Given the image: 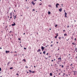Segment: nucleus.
<instances>
[{
    "label": "nucleus",
    "instance_id": "32",
    "mask_svg": "<svg viewBox=\"0 0 77 77\" xmlns=\"http://www.w3.org/2000/svg\"><path fill=\"white\" fill-rule=\"evenodd\" d=\"M71 39H74V38H73V36L71 37Z\"/></svg>",
    "mask_w": 77,
    "mask_h": 77
},
{
    "label": "nucleus",
    "instance_id": "48",
    "mask_svg": "<svg viewBox=\"0 0 77 77\" xmlns=\"http://www.w3.org/2000/svg\"><path fill=\"white\" fill-rule=\"evenodd\" d=\"M48 53H47L46 54V55H48Z\"/></svg>",
    "mask_w": 77,
    "mask_h": 77
},
{
    "label": "nucleus",
    "instance_id": "40",
    "mask_svg": "<svg viewBox=\"0 0 77 77\" xmlns=\"http://www.w3.org/2000/svg\"><path fill=\"white\" fill-rule=\"evenodd\" d=\"M42 4H39V5H42Z\"/></svg>",
    "mask_w": 77,
    "mask_h": 77
},
{
    "label": "nucleus",
    "instance_id": "59",
    "mask_svg": "<svg viewBox=\"0 0 77 77\" xmlns=\"http://www.w3.org/2000/svg\"><path fill=\"white\" fill-rule=\"evenodd\" d=\"M2 48H0V49H2Z\"/></svg>",
    "mask_w": 77,
    "mask_h": 77
},
{
    "label": "nucleus",
    "instance_id": "36",
    "mask_svg": "<svg viewBox=\"0 0 77 77\" xmlns=\"http://www.w3.org/2000/svg\"><path fill=\"white\" fill-rule=\"evenodd\" d=\"M51 47H53V45H51Z\"/></svg>",
    "mask_w": 77,
    "mask_h": 77
},
{
    "label": "nucleus",
    "instance_id": "41",
    "mask_svg": "<svg viewBox=\"0 0 77 77\" xmlns=\"http://www.w3.org/2000/svg\"><path fill=\"white\" fill-rule=\"evenodd\" d=\"M62 68H63V66L62 65Z\"/></svg>",
    "mask_w": 77,
    "mask_h": 77
},
{
    "label": "nucleus",
    "instance_id": "27",
    "mask_svg": "<svg viewBox=\"0 0 77 77\" xmlns=\"http://www.w3.org/2000/svg\"><path fill=\"white\" fill-rule=\"evenodd\" d=\"M32 73H34V72H35V71H33H33H32Z\"/></svg>",
    "mask_w": 77,
    "mask_h": 77
},
{
    "label": "nucleus",
    "instance_id": "45",
    "mask_svg": "<svg viewBox=\"0 0 77 77\" xmlns=\"http://www.w3.org/2000/svg\"><path fill=\"white\" fill-rule=\"evenodd\" d=\"M72 64L70 65V66H72Z\"/></svg>",
    "mask_w": 77,
    "mask_h": 77
},
{
    "label": "nucleus",
    "instance_id": "21",
    "mask_svg": "<svg viewBox=\"0 0 77 77\" xmlns=\"http://www.w3.org/2000/svg\"><path fill=\"white\" fill-rule=\"evenodd\" d=\"M10 69H13V67H11L10 68Z\"/></svg>",
    "mask_w": 77,
    "mask_h": 77
},
{
    "label": "nucleus",
    "instance_id": "62",
    "mask_svg": "<svg viewBox=\"0 0 77 77\" xmlns=\"http://www.w3.org/2000/svg\"><path fill=\"white\" fill-rule=\"evenodd\" d=\"M27 73H29V72H27Z\"/></svg>",
    "mask_w": 77,
    "mask_h": 77
},
{
    "label": "nucleus",
    "instance_id": "51",
    "mask_svg": "<svg viewBox=\"0 0 77 77\" xmlns=\"http://www.w3.org/2000/svg\"><path fill=\"white\" fill-rule=\"evenodd\" d=\"M40 54H42V53H41V52H40Z\"/></svg>",
    "mask_w": 77,
    "mask_h": 77
},
{
    "label": "nucleus",
    "instance_id": "25",
    "mask_svg": "<svg viewBox=\"0 0 77 77\" xmlns=\"http://www.w3.org/2000/svg\"><path fill=\"white\" fill-rule=\"evenodd\" d=\"M56 36H57H57H58V33L57 34V35Z\"/></svg>",
    "mask_w": 77,
    "mask_h": 77
},
{
    "label": "nucleus",
    "instance_id": "11",
    "mask_svg": "<svg viewBox=\"0 0 77 77\" xmlns=\"http://www.w3.org/2000/svg\"><path fill=\"white\" fill-rule=\"evenodd\" d=\"M72 44H73V45H75L76 44V43H72Z\"/></svg>",
    "mask_w": 77,
    "mask_h": 77
},
{
    "label": "nucleus",
    "instance_id": "10",
    "mask_svg": "<svg viewBox=\"0 0 77 77\" xmlns=\"http://www.w3.org/2000/svg\"><path fill=\"white\" fill-rule=\"evenodd\" d=\"M10 64V62H9L7 63L8 66H9V65Z\"/></svg>",
    "mask_w": 77,
    "mask_h": 77
},
{
    "label": "nucleus",
    "instance_id": "13",
    "mask_svg": "<svg viewBox=\"0 0 77 77\" xmlns=\"http://www.w3.org/2000/svg\"><path fill=\"white\" fill-rule=\"evenodd\" d=\"M32 4H33V5H35V3H34V2H32Z\"/></svg>",
    "mask_w": 77,
    "mask_h": 77
},
{
    "label": "nucleus",
    "instance_id": "18",
    "mask_svg": "<svg viewBox=\"0 0 77 77\" xmlns=\"http://www.w3.org/2000/svg\"><path fill=\"white\" fill-rule=\"evenodd\" d=\"M48 14H51V12L50 11L48 12Z\"/></svg>",
    "mask_w": 77,
    "mask_h": 77
},
{
    "label": "nucleus",
    "instance_id": "31",
    "mask_svg": "<svg viewBox=\"0 0 77 77\" xmlns=\"http://www.w3.org/2000/svg\"><path fill=\"white\" fill-rule=\"evenodd\" d=\"M2 71V69H1V68L0 67V71Z\"/></svg>",
    "mask_w": 77,
    "mask_h": 77
},
{
    "label": "nucleus",
    "instance_id": "29",
    "mask_svg": "<svg viewBox=\"0 0 77 77\" xmlns=\"http://www.w3.org/2000/svg\"><path fill=\"white\" fill-rule=\"evenodd\" d=\"M18 39L20 41H21V39H20V38H18Z\"/></svg>",
    "mask_w": 77,
    "mask_h": 77
},
{
    "label": "nucleus",
    "instance_id": "43",
    "mask_svg": "<svg viewBox=\"0 0 77 77\" xmlns=\"http://www.w3.org/2000/svg\"><path fill=\"white\" fill-rule=\"evenodd\" d=\"M64 12L65 13H66V12H65V10H64Z\"/></svg>",
    "mask_w": 77,
    "mask_h": 77
},
{
    "label": "nucleus",
    "instance_id": "60",
    "mask_svg": "<svg viewBox=\"0 0 77 77\" xmlns=\"http://www.w3.org/2000/svg\"><path fill=\"white\" fill-rule=\"evenodd\" d=\"M56 77V76H55V75H54V77Z\"/></svg>",
    "mask_w": 77,
    "mask_h": 77
},
{
    "label": "nucleus",
    "instance_id": "39",
    "mask_svg": "<svg viewBox=\"0 0 77 77\" xmlns=\"http://www.w3.org/2000/svg\"><path fill=\"white\" fill-rule=\"evenodd\" d=\"M25 67V68H28V67L27 66H26Z\"/></svg>",
    "mask_w": 77,
    "mask_h": 77
},
{
    "label": "nucleus",
    "instance_id": "44",
    "mask_svg": "<svg viewBox=\"0 0 77 77\" xmlns=\"http://www.w3.org/2000/svg\"><path fill=\"white\" fill-rule=\"evenodd\" d=\"M16 75H17L18 76V73H17Z\"/></svg>",
    "mask_w": 77,
    "mask_h": 77
},
{
    "label": "nucleus",
    "instance_id": "35",
    "mask_svg": "<svg viewBox=\"0 0 77 77\" xmlns=\"http://www.w3.org/2000/svg\"><path fill=\"white\" fill-rule=\"evenodd\" d=\"M24 50H26V48H24Z\"/></svg>",
    "mask_w": 77,
    "mask_h": 77
},
{
    "label": "nucleus",
    "instance_id": "26",
    "mask_svg": "<svg viewBox=\"0 0 77 77\" xmlns=\"http://www.w3.org/2000/svg\"><path fill=\"white\" fill-rule=\"evenodd\" d=\"M57 25H56L55 26V27H57Z\"/></svg>",
    "mask_w": 77,
    "mask_h": 77
},
{
    "label": "nucleus",
    "instance_id": "20",
    "mask_svg": "<svg viewBox=\"0 0 77 77\" xmlns=\"http://www.w3.org/2000/svg\"><path fill=\"white\" fill-rule=\"evenodd\" d=\"M43 54H45V51H44V52H43Z\"/></svg>",
    "mask_w": 77,
    "mask_h": 77
},
{
    "label": "nucleus",
    "instance_id": "12",
    "mask_svg": "<svg viewBox=\"0 0 77 77\" xmlns=\"http://www.w3.org/2000/svg\"><path fill=\"white\" fill-rule=\"evenodd\" d=\"M16 18H17V15H16L14 17V20H15V19H16Z\"/></svg>",
    "mask_w": 77,
    "mask_h": 77
},
{
    "label": "nucleus",
    "instance_id": "6",
    "mask_svg": "<svg viewBox=\"0 0 77 77\" xmlns=\"http://www.w3.org/2000/svg\"><path fill=\"white\" fill-rule=\"evenodd\" d=\"M61 57H60V58H58V60H61V58H60Z\"/></svg>",
    "mask_w": 77,
    "mask_h": 77
},
{
    "label": "nucleus",
    "instance_id": "33",
    "mask_svg": "<svg viewBox=\"0 0 77 77\" xmlns=\"http://www.w3.org/2000/svg\"><path fill=\"white\" fill-rule=\"evenodd\" d=\"M48 6H49V7H51V5H48Z\"/></svg>",
    "mask_w": 77,
    "mask_h": 77
},
{
    "label": "nucleus",
    "instance_id": "50",
    "mask_svg": "<svg viewBox=\"0 0 77 77\" xmlns=\"http://www.w3.org/2000/svg\"><path fill=\"white\" fill-rule=\"evenodd\" d=\"M32 11H35V9H33V10H32Z\"/></svg>",
    "mask_w": 77,
    "mask_h": 77
},
{
    "label": "nucleus",
    "instance_id": "28",
    "mask_svg": "<svg viewBox=\"0 0 77 77\" xmlns=\"http://www.w3.org/2000/svg\"><path fill=\"white\" fill-rule=\"evenodd\" d=\"M54 38H56V39H57V36H55Z\"/></svg>",
    "mask_w": 77,
    "mask_h": 77
},
{
    "label": "nucleus",
    "instance_id": "8",
    "mask_svg": "<svg viewBox=\"0 0 77 77\" xmlns=\"http://www.w3.org/2000/svg\"><path fill=\"white\" fill-rule=\"evenodd\" d=\"M41 51V49H38V50L37 51V52H39Z\"/></svg>",
    "mask_w": 77,
    "mask_h": 77
},
{
    "label": "nucleus",
    "instance_id": "19",
    "mask_svg": "<svg viewBox=\"0 0 77 77\" xmlns=\"http://www.w3.org/2000/svg\"><path fill=\"white\" fill-rule=\"evenodd\" d=\"M64 36H67V34H64Z\"/></svg>",
    "mask_w": 77,
    "mask_h": 77
},
{
    "label": "nucleus",
    "instance_id": "47",
    "mask_svg": "<svg viewBox=\"0 0 77 77\" xmlns=\"http://www.w3.org/2000/svg\"><path fill=\"white\" fill-rule=\"evenodd\" d=\"M63 74H64V75H66V74H65V73H64Z\"/></svg>",
    "mask_w": 77,
    "mask_h": 77
},
{
    "label": "nucleus",
    "instance_id": "49",
    "mask_svg": "<svg viewBox=\"0 0 77 77\" xmlns=\"http://www.w3.org/2000/svg\"><path fill=\"white\" fill-rule=\"evenodd\" d=\"M66 77H68V74H66Z\"/></svg>",
    "mask_w": 77,
    "mask_h": 77
},
{
    "label": "nucleus",
    "instance_id": "9",
    "mask_svg": "<svg viewBox=\"0 0 77 77\" xmlns=\"http://www.w3.org/2000/svg\"><path fill=\"white\" fill-rule=\"evenodd\" d=\"M5 53H9V51H5Z\"/></svg>",
    "mask_w": 77,
    "mask_h": 77
},
{
    "label": "nucleus",
    "instance_id": "24",
    "mask_svg": "<svg viewBox=\"0 0 77 77\" xmlns=\"http://www.w3.org/2000/svg\"><path fill=\"white\" fill-rule=\"evenodd\" d=\"M20 45L21 47H23V46L21 45V44H20Z\"/></svg>",
    "mask_w": 77,
    "mask_h": 77
},
{
    "label": "nucleus",
    "instance_id": "22",
    "mask_svg": "<svg viewBox=\"0 0 77 77\" xmlns=\"http://www.w3.org/2000/svg\"><path fill=\"white\" fill-rule=\"evenodd\" d=\"M22 60H23V61H24V62H26V60H25V59H23Z\"/></svg>",
    "mask_w": 77,
    "mask_h": 77
},
{
    "label": "nucleus",
    "instance_id": "37",
    "mask_svg": "<svg viewBox=\"0 0 77 77\" xmlns=\"http://www.w3.org/2000/svg\"><path fill=\"white\" fill-rule=\"evenodd\" d=\"M74 40L75 41H76V38H75Z\"/></svg>",
    "mask_w": 77,
    "mask_h": 77
},
{
    "label": "nucleus",
    "instance_id": "46",
    "mask_svg": "<svg viewBox=\"0 0 77 77\" xmlns=\"http://www.w3.org/2000/svg\"><path fill=\"white\" fill-rule=\"evenodd\" d=\"M63 32H65V30H63Z\"/></svg>",
    "mask_w": 77,
    "mask_h": 77
},
{
    "label": "nucleus",
    "instance_id": "56",
    "mask_svg": "<svg viewBox=\"0 0 77 77\" xmlns=\"http://www.w3.org/2000/svg\"><path fill=\"white\" fill-rule=\"evenodd\" d=\"M37 35H38V32H37Z\"/></svg>",
    "mask_w": 77,
    "mask_h": 77
},
{
    "label": "nucleus",
    "instance_id": "58",
    "mask_svg": "<svg viewBox=\"0 0 77 77\" xmlns=\"http://www.w3.org/2000/svg\"><path fill=\"white\" fill-rule=\"evenodd\" d=\"M57 44H58V42H57Z\"/></svg>",
    "mask_w": 77,
    "mask_h": 77
},
{
    "label": "nucleus",
    "instance_id": "17",
    "mask_svg": "<svg viewBox=\"0 0 77 77\" xmlns=\"http://www.w3.org/2000/svg\"><path fill=\"white\" fill-rule=\"evenodd\" d=\"M29 50H31V47H29Z\"/></svg>",
    "mask_w": 77,
    "mask_h": 77
},
{
    "label": "nucleus",
    "instance_id": "42",
    "mask_svg": "<svg viewBox=\"0 0 77 77\" xmlns=\"http://www.w3.org/2000/svg\"><path fill=\"white\" fill-rule=\"evenodd\" d=\"M11 17L10 18V19H11V18H12V16H10Z\"/></svg>",
    "mask_w": 77,
    "mask_h": 77
},
{
    "label": "nucleus",
    "instance_id": "15",
    "mask_svg": "<svg viewBox=\"0 0 77 77\" xmlns=\"http://www.w3.org/2000/svg\"><path fill=\"white\" fill-rule=\"evenodd\" d=\"M29 72H30L31 73V72H32V71H31V70H29Z\"/></svg>",
    "mask_w": 77,
    "mask_h": 77
},
{
    "label": "nucleus",
    "instance_id": "7",
    "mask_svg": "<svg viewBox=\"0 0 77 77\" xmlns=\"http://www.w3.org/2000/svg\"><path fill=\"white\" fill-rule=\"evenodd\" d=\"M62 8H60V9H59V11L60 12H61L62 11Z\"/></svg>",
    "mask_w": 77,
    "mask_h": 77
},
{
    "label": "nucleus",
    "instance_id": "52",
    "mask_svg": "<svg viewBox=\"0 0 77 77\" xmlns=\"http://www.w3.org/2000/svg\"><path fill=\"white\" fill-rule=\"evenodd\" d=\"M59 75H60V73H59Z\"/></svg>",
    "mask_w": 77,
    "mask_h": 77
},
{
    "label": "nucleus",
    "instance_id": "63",
    "mask_svg": "<svg viewBox=\"0 0 77 77\" xmlns=\"http://www.w3.org/2000/svg\"><path fill=\"white\" fill-rule=\"evenodd\" d=\"M51 57V56H50L49 57Z\"/></svg>",
    "mask_w": 77,
    "mask_h": 77
},
{
    "label": "nucleus",
    "instance_id": "4",
    "mask_svg": "<svg viewBox=\"0 0 77 77\" xmlns=\"http://www.w3.org/2000/svg\"><path fill=\"white\" fill-rule=\"evenodd\" d=\"M65 17H67V16H66V15H67V13H65Z\"/></svg>",
    "mask_w": 77,
    "mask_h": 77
},
{
    "label": "nucleus",
    "instance_id": "53",
    "mask_svg": "<svg viewBox=\"0 0 77 77\" xmlns=\"http://www.w3.org/2000/svg\"><path fill=\"white\" fill-rule=\"evenodd\" d=\"M49 30H51V28H50V29H49Z\"/></svg>",
    "mask_w": 77,
    "mask_h": 77
},
{
    "label": "nucleus",
    "instance_id": "57",
    "mask_svg": "<svg viewBox=\"0 0 77 77\" xmlns=\"http://www.w3.org/2000/svg\"><path fill=\"white\" fill-rule=\"evenodd\" d=\"M35 67H36V66H34V68H35Z\"/></svg>",
    "mask_w": 77,
    "mask_h": 77
},
{
    "label": "nucleus",
    "instance_id": "14",
    "mask_svg": "<svg viewBox=\"0 0 77 77\" xmlns=\"http://www.w3.org/2000/svg\"><path fill=\"white\" fill-rule=\"evenodd\" d=\"M75 51H76V52H77V48H75Z\"/></svg>",
    "mask_w": 77,
    "mask_h": 77
},
{
    "label": "nucleus",
    "instance_id": "5",
    "mask_svg": "<svg viewBox=\"0 0 77 77\" xmlns=\"http://www.w3.org/2000/svg\"><path fill=\"white\" fill-rule=\"evenodd\" d=\"M10 17H12V13H11L10 14Z\"/></svg>",
    "mask_w": 77,
    "mask_h": 77
},
{
    "label": "nucleus",
    "instance_id": "38",
    "mask_svg": "<svg viewBox=\"0 0 77 77\" xmlns=\"http://www.w3.org/2000/svg\"><path fill=\"white\" fill-rule=\"evenodd\" d=\"M63 77H64L65 76V75L63 74Z\"/></svg>",
    "mask_w": 77,
    "mask_h": 77
},
{
    "label": "nucleus",
    "instance_id": "55",
    "mask_svg": "<svg viewBox=\"0 0 77 77\" xmlns=\"http://www.w3.org/2000/svg\"><path fill=\"white\" fill-rule=\"evenodd\" d=\"M73 72H74V73H75V71H74Z\"/></svg>",
    "mask_w": 77,
    "mask_h": 77
},
{
    "label": "nucleus",
    "instance_id": "3",
    "mask_svg": "<svg viewBox=\"0 0 77 77\" xmlns=\"http://www.w3.org/2000/svg\"><path fill=\"white\" fill-rule=\"evenodd\" d=\"M13 23H14V24H12L11 25V26H15V25H16V24H15V23L14 22H13Z\"/></svg>",
    "mask_w": 77,
    "mask_h": 77
},
{
    "label": "nucleus",
    "instance_id": "54",
    "mask_svg": "<svg viewBox=\"0 0 77 77\" xmlns=\"http://www.w3.org/2000/svg\"><path fill=\"white\" fill-rule=\"evenodd\" d=\"M52 62H53V60H51Z\"/></svg>",
    "mask_w": 77,
    "mask_h": 77
},
{
    "label": "nucleus",
    "instance_id": "1",
    "mask_svg": "<svg viewBox=\"0 0 77 77\" xmlns=\"http://www.w3.org/2000/svg\"><path fill=\"white\" fill-rule=\"evenodd\" d=\"M44 48V47L42 46L41 47V49L42 50V51H43L44 50V48Z\"/></svg>",
    "mask_w": 77,
    "mask_h": 77
},
{
    "label": "nucleus",
    "instance_id": "64",
    "mask_svg": "<svg viewBox=\"0 0 77 77\" xmlns=\"http://www.w3.org/2000/svg\"><path fill=\"white\" fill-rule=\"evenodd\" d=\"M23 35H25V33H24Z\"/></svg>",
    "mask_w": 77,
    "mask_h": 77
},
{
    "label": "nucleus",
    "instance_id": "30",
    "mask_svg": "<svg viewBox=\"0 0 77 77\" xmlns=\"http://www.w3.org/2000/svg\"><path fill=\"white\" fill-rule=\"evenodd\" d=\"M61 38V37H59V39H60V40Z\"/></svg>",
    "mask_w": 77,
    "mask_h": 77
},
{
    "label": "nucleus",
    "instance_id": "34",
    "mask_svg": "<svg viewBox=\"0 0 77 77\" xmlns=\"http://www.w3.org/2000/svg\"><path fill=\"white\" fill-rule=\"evenodd\" d=\"M67 28H69V26H67Z\"/></svg>",
    "mask_w": 77,
    "mask_h": 77
},
{
    "label": "nucleus",
    "instance_id": "2",
    "mask_svg": "<svg viewBox=\"0 0 77 77\" xmlns=\"http://www.w3.org/2000/svg\"><path fill=\"white\" fill-rule=\"evenodd\" d=\"M59 4H57L56 5V7H57V8L58 7V6H59Z\"/></svg>",
    "mask_w": 77,
    "mask_h": 77
},
{
    "label": "nucleus",
    "instance_id": "16",
    "mask_svg": "<svg viewBox=\"0 0 77 77\" xmlns=\"http://www.w3.org/2000/svg\"><path fill=\"white\" fill-rule=\"evenodd\" d=\"M52 75L53 74H52V73H50V75H51V76H52Z\"/></svg>",
    "mask_w": 77,
    "mask_h": 77
},
{
    "label": "nucleus",
    "instance_id": "61",
    "mask_svg": "<svg viewBox=\"0 0 77 77\" xmlns=\"http://www.w3.org/2000/svg\"><path fill=\"white\" fill-rule=\"evenodd\" d=\"M51 43H53V41L51 42Z\"/></svg>",
    "mask_w": 77,
    "mask_h": 77
},
{
    "label": "nucleus",
    "instance_id": "23",
    "mask_svg": "<svg viewBox=\"0 0 77 77\" xmlns=\"http://www.w3.org/2000/svg\"><path fill=\"white\" fill-rule=\"evenodd\" d=\"M12 33V31H10V33Z\"/></svg>",
    "mask_w": 77,
    "mask_h": 77
}]
</instances>
